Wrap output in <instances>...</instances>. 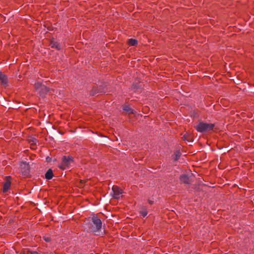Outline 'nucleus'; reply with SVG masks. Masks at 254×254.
I'll use <instances>...</instances> for the list:
<instances>
[{"instance_id": "7ed1b4c3", "label": "nucleus", "mask_w": 254, "mask_h": 254, "mask_svg": "<svg viewBox=\"0 0 254 254\" xmlns=\"http://www.w3.org/2000/svg\"><path fill=\"white\" fill-rule=\"evenodd\" d=\"M73 162V158L71 156H64L62 158V161L59 167L63 170L66 169L69 167V165Z\"/></svg>"}, {"instance_id": "9b49d317", "label": "nucleus", "mask_w": 254, "mask_h": 254, "mask_svg": "<svg viewBox=\"0 0 254 254\" xmlns=\"http://www.w3.org/2000/svg\"><path fill=\"white\" fill-rule=\"evenodd\" d=\"M48 91L49 89L45 85L42 86V88L40 89L39 91L40 95L42 97H44L45 95L48 92Z\"/></svg>"}, {"instance_id": "39448f33", "label": "nucleus", "mask_w": 254, "mask_h": 254, "mask_svg": "<svg viewBox=\"0 0 254 254\" xmlns=\"http://www.w3.org/2000/svg\"><path fill=\"white\" fill-rule=\"evenodd\" d=\"M113 197L115 199H119L120 195L123 193V190L117 186H113L112 188Z\"/></svg>"}, {"instance_id": "1a4fd4ad", "label": "nucleus", "mask_w": 254, "mask_h": 254, "mask_svg": "<svg viewBox=\"0 0 254 254\" xmlns=\"http://www.w3.org/2000/svg\"><path fill=\"white\" fill-rule=\"evenodd\" d=\"M0 81L1 85L4 87L7 85L8 80L7 76L4 74H1L0 76Z\"/></svg>"}, {"instance_id": "423d86ee", "label": "nucleus", "mask_w": 254, "mask_h": 254, "mask_svg": "<svg viewBox=\"0 0 254 254\" xmlns=\"http://www.w3.org/2000/svg\"><path fill=\"white\" fill-rule=\"evenodd\" d=\"M6 181L3 185L2 192L5 193L10 189L11 186V177L7 176L5 179Z\"/></svg>"}, {"instance_id": "f8f14e48", "label": "nucleus", "mask_w": 254, "mask_h": 254, "mask_svg": "<svg viewBox=\"0 0 254 254\" xmlns=\"http://www.w3.org/2000/svg\"><path fill=\"white\" fill-rule=\"evenodd\" d=\"M123 110L124 111H125L127 114L128 115H132L134 114V110L130 108L127 105H125L123 107Z\"/></svg>"}, {"instance_id": "ddd939ff", "label": "nucleus", "mask_w": 254, "mask_h": 254, "mask_svg": "<svg viewBox=\"0 0 254 254\" xmlns=\"http://www.w3.org/2000/svg\"><path fill=\"white\" fill-rule=\"evenodd\" d=\"M53 177V171L51 169H49L45 174V178L47 180H51Z\"/></svg>"}, {"instance_id": "f257e3e1", "label": "nucleus", "mask_w": 254, "mask_h": 254, "mask_svg": "<svg viewBox=\"0 0 254 254\" xmlns=\"http://www.w3.org/2000/svg\"><path fill=\"white\" fill-rule=\"evenodd\" d=\"M215 125L211 123L200 122L195 127L197 131L200 132H208L213 130Z\"/></svg>"}, {"instance_id": "dca6fc26", "label": "nucleus", "mask_w": 254, "mask_h": 254, "mask_svg": "<svg viewBox=\"0 0 254 254\" xmlns=\"http://www.w3.org/2000/svg\"><path fill=\"white\" fill-rule=\"evenodd\" d=\"M181 152L179 151H177L175 152V154H174V160L175 161H177L179 158L181 156Z\"/></svg>"}, {"instance_id": "0eeeda50", "label": "nucleus", "mask_w": 254, "mask_h": 254, "mask_svg": "<svg viewBox=\"0 0 254 254\" xmlns=\"http://www.w3.org/2000/svg\"><path fill=\"white\" fill-rule=\"evenodd\" d=\"M180 181L185 184H190V181L189 176L186 174L182 175L180 176Z\"/></svg>"}, {"instance_id": "6ab92c4d", "label": "nucleus", "mask_w": 254, "mask_h": 254, "mask_svg": "<svg viewBox=\"0 0 254 254\" xmlns=\"http://www.w3.org/2000/svg\"><path fill=\"white\" fill-rule=\"evenodd\" d=\"M84 181L83 180L80 181V184L79 185V187L82 188L83 186Z\"/></svg>"}, {"instance_id": "b1692460", "label": "nucleus", "mask_w": 254, "mask_h": 254, "mask_svg": "<svg viewBox=\"0 0 254 254\" xmlns=\"http://www.w3.org/2000/svg\"><path fill=\"white\" fill-rule=\"evenodd\" d=\"M36 139H35V140H33V143H36Z\"/></svg>"}, {"instance_id": "9d476101", "label": "nucleus", "mask_w": 254, "mask_h": 254, "mask_svg": "<svg viewBox=\"0 0 254 254\" xmlns=\"http://www.w3.org/2000/svg\"><path fill=\"white\" fill-rule=\"evenodd\" d=\"M50 46L52 48H55L58 50H60L61 48V45L56 41L52 40L50 42Z\"/></svg>"}, {"instance_id": "20e7f679", "label": "nucleus", "mask_w": 254, "mask_h": 254, "mask_svg": "<svg viewBox=\"0 0 254 254\" xmlns=\"http://www.w3.org/2000/svg\"><path fill=\"white\" fill-rule=\"evenodd\" d=\"M88 91L91 96H94L98 93L104 92V91L100 87H99L95 85H93L92 87L89 88Z\"/></svg>"}, {"instance_id": "6e6552de", "label": "nucleus", "mask_w": 254, "mask_h": 254, "mask_svg": "<svg viewBox=\"0 0 254 254\" xmlns=\"http://www.w3.org/2000/svg\"><path fill=\"white\" fill-rule=\"evenodd\" d=\"M21 171L24 176H27L29 173V166L27 164H24V166H21Z\"/></svg>"}, {"instance_id": "2eb2a0df", "label": "nucleus", "mask_w": 254, "mask_h": 254, "mask_svg": "<svg viewBox=\"0 0 254 254\" xmlns=\"http://www.w3.org/2000/svg\"><path fill=\"white\" fill-rule=\"evenodd\" d=\"M43 86L44 85H43L41 82H37L35 84V88L36 90L39 91V90L41 89Z\"/></svg>"}, {"instance_id": "4468645a", "label": "nucleus", "mask_w": 254, "mask_h": 254, "mask_svg": "<svg viewBox=\"0 0 254 254\" xmlns=\"http://www.w3.org/2000/svg\"><path fill=\"white\" fill-rule=\"evenodd\" d=\"M127 43L129 46H133L137 45V41L135 39H128Z\"/></svg>"}, {"instance_id": "412c9836", "label": "nucleus", "mask_w": 254, "mask_h": 254, "mask_svg": "<svg viewBox=\"0 0 254 254\" xmlns=\"http://www.w3.org/2000/svg\"><path fill=\"white\" fill-rule=\"evenodd\" d=\"M148 202H149L150 204H153V201H152V200H148Z\"/></svg>"}, {"instance_id": "5701e85b", "label": "nucleus", "mask_w": 254, "mask_h": 254, "mask_svg": "<svg viewBox=\"0 0 254 254\" xmlns=\"http://www.w3.org/2000/svg\"><path fill=\"white\" fill-rule=\"evenodd\" d=\"M31 253L32 254H37V253L36 252H31Z\"/></svg>"}, {"instance_id": "4be33fe9", "label": "nucleus", "mask_w": 254, "mask_h": 254, "mask_svg": "<svg viewBox=\"0 0 254 254\" xmlns=\"http://www.w3.org/2000/svg\"><path fill=\"white\" fill-rule=\"evenodd\" d=\"M183 138H184V140H188V139H187V137H186V136L185 135H184V136H183Z\"/></svg>"}, {"instance_id": "f03ea898", "label": "nucleus", "mask_w": 254, "mask_h": 254, "mask_svg": "<svg viewBox=\"0 0 254 254\" xmlns=\"http://www.w3.org/2000/svg\"><path fill=\"white\" fill-rule=\"evenodd\" d=\"M102 223L101 220L96 216L92 217V223L90 224L89 230L93 232H99L102 228Z\"/></svg>"}, {"instance_id": "f3484780", "label": "nucleus", "mask_w": 254, "mask_h": 254, "mask_svg": "<svg viewBox=\"0 0 254 254\" xmlns=\"http://www.w3.org/2000/svg\"><path fill=\"white\" fill-rule=\"evenodd\" d=\"M140 213L142 217H144L147 215V211L146 210H142L140 211Z\"/></svg>"}, {"instance_id": "aec40b11", "label": "nucleus", "mask_w": 254, "mask_h": 254, "mask_svg": "<svg viewBox=\"0 0 254 254\" xmlns=\"http://www.w3.org/2000/svg\"><path fill=\"white\" fill-rule=\"evenodd\" d=\"M132 87H133V88H134V89H135V88H136V89H137V88L138 87V86H137V84H133L132 85Z\"/></svg>"}, {"instance_id": "a211bd4d", "label": "nucleus", "mask_w": 254, "mask_h": 254, "mask_svg": "<svg viewBox=\"0 0 254 254\" xmlns=\"http://www.w3.org/2000/svg\"><path fill=\"white\" fill-rule=\"evenodd\" d=\"M44 239L46 242H49L51 241V238L48 237H44Z\"/></svg>"}]
</instances>
